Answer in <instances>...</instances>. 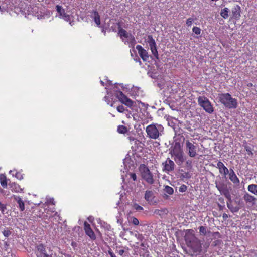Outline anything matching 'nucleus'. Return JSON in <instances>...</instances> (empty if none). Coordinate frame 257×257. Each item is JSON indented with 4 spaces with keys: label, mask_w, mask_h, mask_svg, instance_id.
Segmentation results:
<instances>
[{
    "label": "nucleus",
    "mask_w": 257,
    "mask_h": 257,
    "mask_svg": "<svg viewBox=\"0 0 257 257\" xmlns=\"http://www.w3.org/2000/svg\"><path fill=\"white\" fill-rule=\"evenodd\" d=\"M219 102L225 107L229 109H235L237 107L236 99L232 98L229 93H219L218 94Z\"/></svg>",
    "instance_id": "1"
},
{
    "label": "nucleus",
    "mask_w": 257,
    "mask_h": 257,
    "mask_svg": "<svg viewBox=\"0 0 257 257\" xmlns=\"http://www.w3.org/2000/svg\"><path fill=\"white\" fill-rule=\"evenodd\" d=\"M164 127L160 124L153 123L148 125L146 128L147 136L151 139L156 140L162 136Z\"/></svg>",
    "instance_id": "2"
},
{
    "label": "nucleus",
    "mask_w": 257,
    "mask_h": 257,
    "mask_svg": "<svg viewBox=\"0 0 257 257\" xmlns=\"http://www.w3.org/2000/svg\"><path fill=\"white\" fill-rule=\"evenodd\" d=\"M141 178L149 185L154 183L155 179L149 168L145 164H141L139 167Z\"/></svg>",
    "instance_id": "3"
},
{
    "label": "nucleus",
    "mask_w": 257,
    "mask_h": 257,
    "mask_svg": "<svg viewBox=\"0 0 257 257\" xmlns=\"http://www.w3.org/2000/svg\"><path fill=\"white\" fill-rule=\"evenodd\" d=\"M198 104L207 113L211 114L214 107L209 100L205 96H199L197 98Z\"/></svg>",
    "instance_id": "4"
},
{
    "label": "nucleus",
    "mask_w": 257,
    "mask_h": 257,
    "mask_svg": "<svg viewBox=\"0 0 257 257\" xmlns=\"http://www.w3.org/2000/svg\"><path fill=\"white\" fill-rule=\"evenodd\" d=\"M49 254L47 253L46 246L43 244L37 245L35 252L37 257H52V250L49 249Z\"/></svg>",
    "instance_id": "5"
},
{
    "label": "nucleus",
    "mask_w": 257,
    "mask_h": 257,
    "mask_svg": "<svg viewBox=\"0 0 257 257\" xmlns=\"http://www.w3.org/2000/svg\"><path fill=\"white\" fill-rule=\"evenodd\" d=\"M115 95L122 103L129 107L133 106L134 102L124 95L122 91H116L115 92Z\"/></svg>",
    "instance_id": "6"
},
{
    "label": "nucleus",
    "mask_w": 257,
    "mask_h": 257,
    "mask_svg": "<svg viewBox=\"0 0 257 257\" xmlns=\"http://www.w3.org/2000/svg\"><path fill=\"white\" fill-rule=\"evenodd\" d=\"M186 149L188 152V154L190 157H194L197 154L196 147L194 143H191L187 140L185 142Z\"/></svg>",
    "instance_id": "7"
},
{
    "label": "nucleus",
    "mask_w": 257,
    "mask_h": 257,
    "mask_svg": "<svg viewBox=\"0 0 257 257\" xmlns=\"http://www.w3.org/2000/svg\"><path fill=\"white\" fill-rule=\"evenodd\" d=\"M84 230L85 234L92 240H95L96 239V235L92 229L90 225L86 221L84 223Z\"/></svg>",
    "instance_id": "8"
},
{
    "label": "nucleus",
    "mask_w": 257,
    "mask_h": 257,
    "mask_svg": "<svg viewBox=\"0 0 257 257\" xmlns=\"http://www.w3.org/2000/svg\"><path fill=\"white\" fill-rule=\"evenodd\" d=\"M163 166V170L166 172H169L173 171L175 168V163L170 158H167V160L162 163Z\"/></svg>",
    "instance_id": "9"
},
{
    "label": "nucleus",
    "mask_w": 257,
    "mask_h": 257,
    "mask_svg": "<svg viewBox=\"0 0 257 257\" xmlns=\"http://www.w3.org/2000/svg\"><path fill=\"white\" fill-rule=\"evenodd\" d=\"M188 247L190 248L194 253H200L202 250L201 242L197 238L189 244Z\"/></svg>",
    "instance_id": "10"
},
{
    "label": "nucleus",
    "mask_w": 257,
    "mask_h": 257,
    "mask_svg": "<svg viewBox=\"0 0 257 257\" xmlns=\"http://www.w3.org/2000/svg\"><path fill=\"white\" fill-rule=\"evenodd\" d=\"M188 247L190 248L194 253H200L202 250L201 242L197 238L189 244Z\"/></svg>",
    "instance_id": "11"
},
{
    "label": "nucleus",
    "mask_w": 257,
    "mask_h": 257,
    "mask_svg": "<svg viewBox=\"0 0 257 257\" xmlns=\"http://www.w3.org/2000/svg\"><path fill=\"white\" fill-rule=\"evenodd\" d=\"M197 238L192 229L187 230L184 236V239L188 246Z\"/></svg>",
    "instance_id": "12"
},
{
    "label": "nucleus",
    "mask_w": 257,
    "mask_h": 257,
    "mask_svg": "<svg viewBox=\"0 0 257 257\" xmlns=\"http://www.w3.org/2000/svg\"><path fill=\"white\" fill-rule=\"evenodd\" d=\"M56 10L57 12L59 13L60 15V17L61 18L63 19L65 21L67 22L71 21V17L70 15L67 14L65 12V10L63 9L62 6L59 5H57L56 6Z\"/></svg>",
    "instance_id": "13"
},
{
    "label": "nucleus",
    "mask_w": 257,
    "mask_h": 257,
    "mask_svg": "<svg viewBox=\"0 0 257 257\" xmlns=\"http://www.w3.org/2000/svg\"><path fill=\"white\" fill-rule=\"evenodd\" d=\"M136 48L142 60L144 61H147L149 59V56L146 50L140 45H137Z\"/></svg>",
    "instance_id": "14"
},
{
    "label": "nucleus",
    "mask_w": 257,
    "mask_h": 257,
    "mask_svg": "<svg viewBox=\"0 0 257 257\" xmlns=\"http://www.w3.org/2000/svg\"><path fill=\"white\" fill-rule=\"evenodd\" d=\"M241 8L238 5H235L231 9L232 19L235 20L240 19L241 16Z\"/></svg>",
    "instance_id": "15"
},
{
    "label": "nucleus",
    "mask_w": 257,
    "mask_h": 257,
    "mask_svg": "<svg viewBox=\"0 0 257 257\" xmlns=\"http://www.w3.org/2000/svg\"><path fill=\"white\" fill-rule=\"evenodd\" d=\"M172 154L175 156L174 160L177 163L181 164L184 162V158L182 151L174 149Z\"/></svg>",
    "instance_id": "16"
},
{
    "label": "nucleus",
    "mask_w": 257,
    "mask_h": 257,
    "mask_svg": "<svg viewBox=\"0 0 257 257\" xmlns=\"http://www.w3.org/2000/svg\"><path fill=\"white\" fill-rule=\"evenodd\" d=\"M90 17L93 19L95 23L98 27L101 24L100 16L98 12L96 10H93L90 12Z\"/></svg>",
    "instance_id": "17"
},
{
    "label": "nucleus",
    "mask_w": 257,
    "mask_h": 257,
    "mask_svg": "<svg viewBox=\"0 0 257 257\" xmlns=\"http://www.w3.org/2000/svg\"><path fill=\"white\" fill-rule=\"evenodd\" d=\"M216 167L219 169V173L225 176L229 173L227 168L220 161H218Z\"/></svg>",
    "instance_id": "18"
},
{
    "label": "nucleus",
    "mask_w": 257,
    "mask_h": 257,
    "mask_svg": "<svg viewBox=\"0 0 257 257\" xmlns=\"http://www.w3.org/2000/svg\"><path fill=\"white\" fill-rule=\"evenodd\" d=\"M144 198L145 200L149 203H153L154 198V194L152 191L147 190L145 193Z\"/></svg>",
    "instance_id": "19"
},
{
    "label": "nucleus",
    "mask_w": 257,
    "mask_h": 257,
    "mask_svg": "<svg viewBox=\"0 0 257 257\" xmlns=\"http://www.w3.org/2000/svg\"><path fill=\"white\" fill-rule=\"evenodd\" d=\"M168 210L166 208H162L160 209H155L154 213L161 216L162 218L165 217L168 214Z\"/></svg>",
    "instance_id": "20"
},
{
    "label": "nucleus",
    "mask_w": 257,
    "mask_h": 257,
    "mask_svg": "<svg viewBox=\"0 0 257 257\" xmlns=\"http://www.w3.org/2000/svg\"><path fill=\"white\" fill-rule=\"evenodd\" d=\"M117 25H118V34L119 35L121 39H123V38H128L129 36H128V33L127 32V31L121 27V26H120L119 23H118L117 24Z\"/></svg>",
    "instance_id": "21"
},
{
    "label": "nucleus",
    "mask_w": 257,
    "mask_h": 257,
    "mask_svg": "<svg viewBox=\"0 0 257 257\" xmlns=\"http://www.w3.org/2000/svg\"><path fill=\"white\" fill-rule=\"evenodd\" d=\"M229 179L234 184H238L239 183V179L232 169L230 170V172L229 173Z\"/></svg>",
    "instance_id": "22"
},
{
    "label": "nucleus",
    "mask_w": 257,
    "mask_h": 257,
    "mask_svg": "<svg viewBox=\"0 0 257 257\" xmlns=\"http://www.w3.org/2000/svg\"><path fill=\"white\" fill-rule=\"evenodd\" d=\"M28 14L36 15L38 12V7L35 5L30 6L28 7Z\"/></svg>",
    "instance_id": "23"
},
{
    "label": "nucleus",
    "mask_w": 257,
    "mask_h": 257,
    "mask_svg": "<svg viewBox=\"0 0 257 257\" xmlns=\"http://www.w3.org/2000/svg\"><path fill=\"white\" fill-rule=\"evenodd\" d=\"M15 199L19 205V208L21 211L25 210V204L22 198L19 196L15 197Z\"/></svg>",
    "instance_id": "24"
},
{
    "label": "nucleus",
    "mask_w": 257,
    "mask_h": 257,
    "mask_svg": "<svg viewBox=\"0 0 257 257\" xmlns=\"http://www.w3.org/2000/svg\"><path fill=\"white\" fill-rule=\"evenodd\" d=\"M147 42L148 43L150 49L156 47L155 41L151 35L148 36Z\"/></svg>",
    "instance_id": "25"
},
{
    "label": "nucleus",
    "mask_w": 257,
    "mask_h": 257,
    "mask_svg": "<svg viewBox=\"0 0 257 257\" xmlns=\"http://www.w3.org/2000/svg\"><path fill=\"white\" fill-rule=\"evenodd\" d=\"M243 198L246 202L253 203L255 200L254 196L247 193L244 195Z\"/></svg>",
    "instance_id": "26"
},
{
    "label": "nucleus",
    "mask_w": 257,
    "mask_h": 257,
    "mask_svg": "<svg viewBox=\"0 0 257 257\" xmlns=\"http://www.w3.org/2000/svg\"><path fill=\"white\" fill-rule=\"evenodd\" d=\"M55 204V201L53 198H49L47 199L45 203L43 204L44 206V211L45 212L47 210L46 207H48L50 205H54Z\"/></svg>",
    "instance_id": "27"
},
{
    "label": "nucleus",
    "mask_w": 257,
    "mask_h": 257,
    "mask_svg": "<svg viewBox=\"0 0 257 257\" xmlns=\"http://www.w3.org/2000/svg\"><path fill=\"white\" fill-rule=\"evenodd\" d=\"M248 190L252 193L257 195V185L251 184L248 186Z\"/></svg>",
    "instance_id": "28"
},
{
    "label": "nucleus",
    "mask_w": 257,
    "mask_h": 257,
    "mask_svg": "<svg viewBox=\"0 0 257 257\" xmlns=\"http://www.w3.org/2000/svg\"><path fill=\"white\" fill-rule=\"evenodd\" d=\"M229 10L228 8H224L221 10L220 15L224 19H227L228 17V13Z\"/></svg>",
    "instance_id": "29"
},
{
    "label": "nucleus",
    "mask_w": 257,
    "mask_h": 257,
    "mask_svg": "<svg viewBox=\"0 0 257 257\" xmlns=\"http://www.w3.org/2000/svg\"><path fill=\"white\" fill-rule=\"evenodd\" d=\"M0 183L4 188L7 187V181L6 176L3 175H0Z\"/></svg>",
    "instance_id": "30"
},
{
    "label": "nucleus",
    "mask_w": 257,
    "mask_h": 257,
    "mask_svg": "<svg viewBox=\"0 0 257 257\" xmlns=\"http://www.w3.org/2000/svg\"><path fill=\"white\" fill-rule=\"evenodd\" d=\"M117 131L119 134H125L127 132L128 129L124 125H119L117 126Z\"/></svg>",
    "instance_id": "31"
},
{
    "label": "nucleus",
    "mask_w": 257,
    "mask_h": 257,
    "mask_svg": "<svg viewBox=\"0 0 257 257\" xmlns=\"http://www.w3.org/2000/svg\"><path fill=\"white\" fill-rule=\"evenodd\" d=\"M199 233L200 235L205 236L206 235L207 231V228L206 227H204L203 226H201L199 227ZM208 233H211L210 231H208Z\"/></svg>",
    "instance_id": "32"
},
{
    "label": "nucleus",
    "mask_w": 257,
    "mask_h": 257,
    "mask_svg": "<svg viewBox=\"0 0 257 257\" xmlns=\"http://www.w3.org/2000/svg\"><path fill=\"white\" fill-rule=\"evenodd\" d=\"M164 190L165 192L168 194L169 195H172L174 193V190L173 188L168 185L165 186Z\"/></svg>",
    "instance_id": "33"
},
{
    "label": "nucleus",
    "mask_w": 257,
    "mask_h": 257,
    "mask_svg": "<svg viewBox=\"0 0 257 257\" xmlns=\"http://www.w3.org/2000/svg\"><path fill=\"white\" fill-rule=\"evenodd\" d=\"M152 52V54L154 55V56L155 57L156 59H159V54L157 50V47H155L154 48L150 49Z\"/></svg>",
    "instance_id": "34"
},
{
    "label": "nucleus",
    "mask_w": 257,
    "mask_h": 257,
    "mask_svg": "<svg viewBox=\"0 0 257 257\" xmlns=\"http://www.w3.org/2000/svg\"><path fill=\"white\" fill-rule=\"evenodd\" d=\"M48 211H47L46 212V214H44V212H42L41 213H39V214H38L37 215L40 217V218H42L43 219H45V218H47L48 217H51L52 216V215H48Z\"/></svg>",
    "instance_id": "35"
},
{
    "label": "nucleus",
    "mask_w": 257,
    "mask_h": 257,
    "mask_svg": "<svg viewBox=\"0 0 257 257\" xmlns=\"http://www.w3.org/2000/svg\"><path fill=\"white\" fill-rule=\"evenodd\" d=\"M192 31L197 35H200L201 33L200 28L196 26L193 27Z\"/></svg>",
    "instance_id": "36"
},
{
    "label": "nucleus",
    "mask_w": 257,
    "mask_h": 257,
    "mask_svg": "<svg viewBox=\"0 0 257 257\" xmlns=\"http://www.w3.org/2000/svg\"><path fill=\"white\" fill-rule=\"evenodd\" d=\"M187 189V186L184 185L182 184L179 187V191L180 192H185Z\"/></svg>",
    "instance_id": "37"
},
{
    "label": "nucleus",
    "mask_w": 257,
    "mask_h": 257,
    "mask_svg": "<svg viewBox=\"0 0 257 257\" xmlns=\"http://www.w3.org/2000/svg\"><path fill=\"white\" fill-rule=\"evenodd\" d=\"M127 139L131 143L134 142L135 144H136L137 142H139L137 139H136L135 137L133 136L128 137Z\"/></svg>",
    "instance_id": "38"
},
{
    "label": "nucleus",
    "mask_w": 257,
    "mask_h": 257,
    "mask_svg": "<svg viewBox=\"0 0 257 257\" xmlns=\"http://www.w3.org/2000/svg\"><path fill=\"white\" fill-rule=\"evenodd\" d=\"M11 187L12 188V190L14 191L15 192H19V189H20V187L18 184H13Z\"/></svg>",
    "instance_id": "39"
},
{
    "label": "nucleus",
    "mask_w": 257,
    "mask_h": 257,
    "mask_svg": "<svg viewBox=\"0 0 257 257\" xmlns=\"http://www.w3.org/2000/svg\"><path fill=\"white\" fill-rule=\"evenodd\" d=\"M131 222L135 225H138L139 224V221L137 218L135 217L131 218Z\"/></svg>",
    "instance_id": "40"
},
{
    "label": "nucleus",
    "mask_w": 257,
    "mask_h": 257,
    "mask_svg": "<svg viewBox=\"0 0 257 257\" xmlns=\"http://www.w3.org/2000/svg\"><path fill=\"white\" fill-rule=\"evenodd\" d=\"M194 21V19L192 18H189L187 19L186 24L187 26H191L193 22Z\"/></svg>",
    "instance_id": "41"
},
{
    "label": "nucleus",
    "mask_w": 257,
    "mask_h": 257,
    "mask_svg": "<svg viewBox=\"0 0 257 257\" xmlns=\"http://www.w3.org/2000/svg\"><path fill=\"white\" fill-rule=\"evenodd\" d=\"M117 110L120 113H123L125 110V108L123 105H119L116 107Z\"/></svg>",
    "instance_id": "42"
},
{
    "label": "nucleus",
    "mask_w": 257,
    "mask_h": 257,
    "mask_svg": "<svg viewBox=\"0 0 257 257\" xmlns=\"http://www.w3.org/2000/svg\"><path fill=\"white\" fill-rule=\"evenodd\" d=\"M211 234H212V236L213 237H214V238H221V235L219 232H213V233H211Z\"/></svg>",
    "instance_id": "43"
},
{
    "label": "nucleus",
    "mask_w": 257,
    "mask_h": 257,
    "mask_svg": "<svg viewBox=\"0 0 257 257\" xmlns=\"http://www.w3.org/2000/svg\"><path fill=\"white\" fill-rule=\"evenodd\" d=\"M136 43L135 39L134 37L131 36L130 38V42H128V44H130L131 45L133 46L135 45Z\"/></svg>",
    "instance_id": "44"
},
{
    "label": "nucleus",
    "mask_w": 257,
    "mask_h": 257,
    "mask_svg": "<svg viewBox=\"0 0 257 257\" xmlns=\"http://www.w3.org/2000/svg\"><path fill=\"white\" fill-rule=\"evenodd\" d=\"M223 193L226 198H227L228 199H230V195L229 191L227 190H225Z\"/></svg>",
    "instance_id": "45"
},
{
    "label": "nucleus",
    "mask_w": 257,
    "mask_h": 257,
    "mask_svg": "<svg viewBox=\"0 0 257 257\" xmlns=\"http://www.w3.org/2000/svg\"><path fill=\"white\" fill-rule=\"evenodd\" d=\"M6 209V206L5 204H2L1 202H0V211H2L3 213H4V212Z\"/></svg>",
    "instance_id": "46"
},
{
    "label": "nucleus",
    "mask_w": 257,
    "mask_h": 257,
    "mask_svg": "<svg viewBox=\"0 0 257 257\" xmlns=\"http://www.w3.org/2000/svg\"><path fill=\"white\" fill-rule=\"evenodd\" d=\"M3 234L5 237H8L11 234V232L10 230H4Z\"/></svg>",
    "instance_id": "47"
},
{
    "label": "nucleus",
    "mask_w": 257,
    "mask_h": 257,
    "mask_svg": "<svg viewBox=\"0 0 257 257\" xmlns=\"http://www.w3.org/2000/svg\"><path fill=\"white\" fill-rule=\"evenodd\" d=\"M135 236L137 237V238L139 240H140L141 241L143 240V239H144V237H143V235L141 234H139V233L136 234L135 235Z\"/></svg>",
    "instance_id": "48"
},
{
    "label": "nucleus",
    "mask_w": 257,
    "mask_h": 257,
    "mask_svg": "<svg viewBox=\"0 0 257 257\" xmlns=\"http://www.w3.org/2000/svg\"><path fill=\"white\" fill-rule=\"evenodd\" d=\"M104 100L107 102V103L108 104H109V103H110V100H109V97H108V96H105L104 97Z\"/></svg>",
    "instance_id": "49"
},
{
    "label": "nucleus",
    "mask_w": 257,
    "mask_h": 257,
    "mask_svg": "<svg viewBox=\"0 0 257 257\" xmlns=\"http://www.w3.org/2000/svg\"><path fill=\"white\" fill-rule=\"evenodd\" d=\"M131 177L134 181H135L137 179V176L135 173H132L131 174Z\"/></svg>",
    "instance_id": "50"
},
{
    "label": "nucleus",
    "mask_w": 257,
    "mask_h": 257,
    "mask_svg": "<svg viewBox=\"0 0 257 257\" xmlns=\"http://www.w3.org/2000/svg\"><path fill=\"white\" fill-rule=\"evenodd\" d=\"M108 254L110 256V257H116V255L114 254V253L111 250H108Z\"/></svg>",
    "instance_id": "51"
},
{
    "label": "nucleus",
    "mask_w": 257,
    "mask_h": 257,
    "mask_svg": "<svg viewBox=\"0 0 257 257\" xmlns=\"http://www.w3.org/2000/svg\"><path fill=\"white\" fill-rule=\"evenodd\" d=\"M124 253V250L123 249H120L118 251V254L121 256H122Z\"/></svg>",
    "instance_id": "52"
},
{
    "label": "nucleus",
    "mask_w": 257,
    "mask_h": 257,
    "mask_svg": "<svg viewBox=\"0 0 257 257\" xmlns=\"http://www.w3.org/2000/svg\"><path fill=\"white\" fill-rule=\"evenodd\" d=\"M246 151L247 152L248 154H249V155L252 154V152L250 148H249V149L246 148Z\"/></svg>",
    "instance_id": "53"
},
{
    "label": "nucleus",
    "mask_w": 257,
    "mask_h": 257,
    "mask_svg": "<svg viewBox=\"0 0 257 257\" xmlns=\"http://www.w3.org/2000/svg\"><path fill=\"white\" fill-rule=\"evenodd\" d=\"M136 209L138 210H143V208L141 206H139L138 205H137V207H136Z\"/></svg>",
    "instance_id": "54"
},
{
    "label": "nucleus",
    "mask_w": 257,
    "mask_h": 257,
    "mask_svg": "<svg viewBox=\"0 0 257 257\" xmlns=\"http://www.w3.org/2000/svg\"><path fill=\"white\" fill-rule=\"evenodd\" d=\"M19 176H21L20 174V173H17L16 175V176L17 178H19V179H22V177L21 176L20 177Z\"/></svg>",
    "instance_id": "55"
},
{
    "label": "nucleus",
    "mask_w": 257,
    "mask_h": 257,
    "mask_svg": "<svg viewBox=\"0 0 257 257\" xmlns=\"http://www.w3.org/2000/svg\"><path fill=\"white\" fill-rule=\"evenodd\" d=\"M135 61H136V62H139L140 65L142 64V62H141L140 59L138 57L135 59Z\"/></svg>",
    "instance_id": "56"
},
{
    "label": "nucleus",
    "mask_w": 257,
    "mask_h": 257,
    "mask_svg": "<svg viewBox=\"0 0 257 257\" xmlns=\"http://www.w3.org/2000/svg\"><path fill=\"white\" fill-rule=\"evenodd\" d=\"M222 217L224 219H226L228 217V216L226 213H223Z\"/></svg>",
    "instance_id": "57"
},
{
    "label": "nucleus",
    "mask_w": 257,
    "mask_h": 257,
    "mask_svg": "<svg viewBox=\"0 0 257 257\" xmlns=\"http://www.w3.org/2000/svg\"><path fill=\"white\" fill-rule=\"evenodd\" d=\"M101 84H102V86H104V83L102 81H101Z\"/></svg>",
    "instance_id": "58"
},
{
    "label": "nucleus",
    "mask_w": 257,
    "mask_h": 257,
    "mask_svg": "<svg viewBox=\"0 0 257 257\" xmlns=\"http://www.w3.org/2000/svg\"><path fill=\"white\" fill-rule=\"evenodd\" d=\"M110 106L111 107H115L114 105V103H112L111 104H110Z\"/></svg>",
    "instance_id": "59"
},
{
    "label": "nucleus",
    "mask_w": 257,
    "mask_h": 257,
    "mask_svg": "<svg viewBox=\"0 0 257 257\" xmlns=\"http://www.w3.org/2000/svg\"><path fill=\"white\" fill-rule=\"evenodd\" d=\"M227 206H228V208H230V207H229V204H227Z\"/></svg>",
    "instance_id": "60"
},
{
    "label": "nucleus",
    "mask_w": 257,
    "mask_h": 257,
    "mask_svg": "<svg viewBox=\"0 0 257 257\" xmlns=\"http://www.w3.org/2000/svg\"><path fill=\"white\" fill-rule=\"evenodd\" d=\"M141 246H144V244H143V243H142V244H141Z\"/></svg>",
    "instance_id": "61"
},
{
    "label": "nucleus",
    "mask_w": 257,
    "mask_h": 257,
    "mask_svg": "<svg viewBox=\"0 0 257 257\" xmlns=\"http://www.w3.org/2000/svg\"><path fill=\"white\" fill-rule=\"evenodd\" d=\"M187 163L189 164V162H188V161H187Z\"/></svg>",
    "instance_id": "62"
},
{
    "label": "nucleus",
    "mask_w": 257,
    "mask_h": 257,
    "mask_svg": "<svg viewBox=\"0 0 257 257\" xmlns=\"http://www.w3.org/2000/svg\"><path fill=\"white\" fill-rule=\"evenodd\" d=\"M187 163L189 164V162H188V161H187Z\"/></svg>",
    "instance_id": "63"
}]
</instances>
